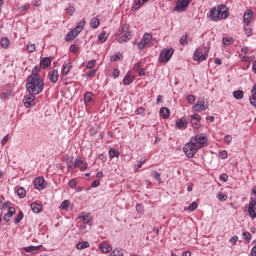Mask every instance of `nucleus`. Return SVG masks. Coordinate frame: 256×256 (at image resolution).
Here are the masks:
<instances>
[{
    "mask_svg": "<svg viewBox=\"0 0 256 256\" xmlns=\"http://www.w3.org/2000/svg\"><path fill=\"white\" fill-rule=\"evenodd\" d=\"M26 89L28 93L39 95V93H43V89H45V82L41 77H28Z\"/></svg>",
    "mask_w": 256,
    "mask_h": 256,
    "instance_id": "1",
    "label": "nucleus"
},
{
    "mask_svg": "<svg viewBox=\"0 0 256 256\" xmlns=\"http://www.w3.org/2000/svg\"><path fill=\"white\" fill-rule=\"evenodd\" d=\"M209 17L211 21H222V19H227L229 17V8L225 5H219L213 7L209 11Z\"/></svg>",
    "mask_w": 256,
    "mask_h": 256,
    "instance_id": "2",
    "label": "nucleus"
},
{
    "mask_svg": "<svg viewBox=\"0 0 256 256\" xmlns=\"http://www.w3.org/2000/svg\"><path fill=\"white\" fill-rule=\"evenodd\" d=\"M132 37L131 27L127 24H124L116 33L118 43H127V41H131Z\"/></svg>",
    "mask_w": 256,
    "mask_h": 256,
    "instance_id": "3",
    "label": "nucleus"
},
{
    "mask_svg": "<svg viewBox=\"0 0 256 256\" xmlns=\"http://www.w3.org/2000/svg\"><path fill=\"white\" fill-rule=\"evenodd\" d=\"M211 50V48L207 47V46H200L198 47L193 54V59L194 61H207L208 57H209V51Z\"/></svg>",
    "mask_w": 256,
    "mask_h": 256,
    "instance_id": "4",
    "label": "nucleus"
},
{
    "mask_svg": "<svg viewBox=\"0 0 256 256\" xmlns=\"http://www.w3.org/2000/svg\"><path fill=\"white\" fill-rule=\"evenodd\" d=\"M85 27V20H82L78 23V25L76 26V28L70 30L66 36H65V40L66 41H73V39H75V37H77V35H79V33H81L83 31Z\"/></svg>",
    "mask_w": 256,
    "mask_h": 256,
    "instance_id": "5",
    "label": "nucleus"
},
{
    "mask_svg": "<svg viewBox=\"0 0 256 256\" xmlns=\"http://www.w3.org/2000/svg\"><path fill=\"white\" fill-rule=\"evenodd\" d=\"M190 141L196 145L198 149H203V147H207V141H209V139H207L205 134H198L193 136Z\"/></svg>",
    "mask_w": 256,
    "mask_h": 256,
    "instance_id": "6",
    "label": "nucleus"
},
{
    "mask_svg": "<svg viewBox=\"0 0 256 256\" xmlns=\"http://www.w3.org/2000/svg\"><path fill=\"white\" fill-rule=\"evenodd\" d=\"M200 148H198L191 140L184 145L183 151L189 159H193L195 155H197V151H199Z\"/></svg>",
    "mask_w": 256,
    "mask_h": 256,
    "instance_id": "7",
    "label": "nucleus"
},
{
    "mask_svg": "<svg viewBox=\"0 0 256 256\" xmlns=\"http://www.w3.org/2000/svg\"><path fill=\"white\" fill-rule=\"evenodd\" d=\"M175 53V49L173 48H165L160 52L159 61L160 63H169L171 61V57Z\"/></svg>",
    "mask_w": 256,
    "mask_h": 256,
    "instance_id": "8",
    "label": "nucleus"
},
{
    "mask_svg": "<svg viewBox=\"0 0 256 256\" xmlns=\"http://www.w3.org/2000/svg\"><path fill=\"white\" fill-rule=\"evenodd\" d=\"M209 109V103L205 101V98H198L197 102L192 106V111L195 113H201V111H207Z\"/></svg>",
    "mask_w": 256,
    "mask_h": 256,
    "instance_id": "9",
    "label": "nucleus"
},
{
    "mask_svg": "<svg viewBox=\"0 0 256 256\" xmlns=\"http://www.w3.org/2000/svg\"><path fill=\"white\" fill-rule=\"evenodd\" d=\"M189 5H191V0H177L173 11L176 13H183V11H187V7H189Z\"/></svg>",
    "mask_w": 256,
    "mask_h": 256,
    "instance_id": "10",
    "label": "nucleus"
},
{
    "mask_svg": "<svg viewBox=\"0 0 256 256\" xmlns=\"http://www.w3.org/2000/svg\"><path fill=\"white\" fill-rule=\"evenodd\" d=\"M35 95L37 94L29 93V95L24 97L23 103L26 109H30V107H35Z\"/></svg>",
    "mask_w": 256,
    "mask_h": 256,
    "instance_id": "11",
    "label": "nucleus"
},
{
    "mask_svg": "<svg viewBox=\"0 0 256 256\" xmlns=\"http://www.w3.org/2000/svg\"><path fill=\"white\" fill-rule=\"evenodd\" d=\"M191 125L194 129H199L201 127V115L195 113L190 116Z\"/></svg>",
    "mask_w": 256,
    "mask_h": 256,
    "instance_id": "12",
    "label": "nucleus"
},
{
    "mask_svg": "<svg viewBox=\"0 0 256 256\" xmlns=\"http://www.w3.org/2000/svg\"><path fill=\"white\" fill-rule=\"evenodd\" d=\"M152 36L151 34H144L143 39L139 42L138 44V48L139 49H144L145 47H147V45H149V43L151 42Z\"/></svg>",
    "mask_w": 256,
    "mask_h": 256,
    "instance_id": "13",
    "label": "nucleus"
},
{
    "mask_svg": "<svg viewBox=\"0 0 256 256\" xmlns=\"http://www.w3.org/2000/svg\"><path fill=\"white\" fill-rule=\"evenodd\" d=\"M34 187L39 191H41L42 189H45V179L43 177L35 178Z\"/></svg>",
    "mask_w": 256,
    "mask_h": 256,
    "instance_id": "14",
    "label": "nucleus"
},
{
    "mask_svg": "<svg viewBox=\"0 0 256 256\" xmlns=\"http://www.w3.org/2000/svg\"><path fill=\"white\" fill-rule=\"evenodd\" d=\"M99 249L102 253H111L113 251V246H111L107 241L100 243Z\"/></svg>",
    "mask_w": 256,
    "mask_h": 256,
    "instance_id": "15",
    "label": "nucleus"
},
{
    "mask_svg": "<svg viewBox=\"0 0 256 256\" xmlns=\"http://www.w3.org/2000/svg\"><path fill=\"white\" fill-rule=\"evenodd\" d=\"M74 165H75V169H80V171H85L87 170V167H88L87 163H85L81 159H75Z\"/></svg>",
    "mask_w": 256,
    "mask_h": 256,
    "instance_id": "16",
    "label": "nucleus"
},
{
    "mask_svg": "<svg viewBox=\"0 0 256 256\" xmlns=\"http://www.w3.org/2000/svg\"><path fill=\"white\" fill-rule=\"evenodd\" d=\"M73 66L71 65V62H64L63 66H62V70H61V75L63 77H67V75H69V71H71V68Z\"/></svg>",
    "mask_w": 256,
    "mask_h": 256,
    "instance_id": "17",
    "label": "nucleus"
},
{
    "mask_svg": "<svg viewBox=\"0 0 256 256\" xmlns=\"http://www.w3.org/2000/svg\"><path fill=\"white\" fill-rule=\"evenodd\" d=\"M243 21L245 25H249L251 21H253V11L252 10H246L243 16Z\"/></svg>",
    "mask_w": 256,
    "mask_h": 256,
    "instance_id": "18",
    "label": "nucleus"
},
{
    "mask_svg": "<svg viewBox=\"0 0 256 256\" xmlns=\"http://www.w3.org/2000/svg\"><path fill=\"white\" fill-rule=\"evenodd\" d=\"M48 79L51 83H57L59 81V70H53L48 74Z\"/></svg>",
    "mask_w": 256,
    "mask_h": 256,
    "instance_id": "19",
    "label": "nucleus"
},
{
    "mask_svg": "<svg viewBox=\"0 0 256 256\" xmlns=\"http://www.w3.org/2000/svg\"><path fill=\"white\" fill-rule=\"evenodd\" d=\"M30 207H31L33 213H41V211H43V205H41L37 202H32L30 204Z\"/></svg>",
    "mask_w": 256,
    "mask_h": 256,
    "instance_id": "20",
    "label": "nucleus"
},
{
    "mask_svg": "<svg viewBox=\"0 0 256 256\" xmlns=\"http://www.w3.org/2000/svg\"><path fill=\"white\" fill-rule=\"evenodd\" d=\"M133 81H135V76L128 72L123 79V85H131Z\"/></svg>",
    "mask_w": 256,
    "mask_h": 256,
    "instance_id": "21",
    "label": "nucleus"
},
{
    "mask_svg": "<svg viewBox=\"0 0 256 256\" xmlns=\"http://www.w3.org/2000/svg\"><path fill=\"white\" fill-rule=\"evenodd\" d=\"M159 113L163 119H169V117L171 116V111L167 107H162Z\"/></svg>",
    "mask_w": 256,
    "mask_h": 256,
    "instance_id": "22",
    "label": "nucleus"
},
{
    "mask_svg": "<svg viewBox=\"0 0 256 256\" xmlns=\"http://www.w3.org/2000/svg\"><path fill=\"white\" fill-rule=\"evenodd\" d=\"M134 71L136 72V73H138V75L140 76V77H143V76H145V69H143V68H141V63H137V64H135L134 65Z\"/></svg>",
    "mask_w": 256,
    "mask_h": 256,
    "instance_id": "23",
    "label": "nucleus"
},
{
    "mask_svg": "<svg viewBox=\"0 0 256 256\" xmlns=\"http://www.w3.org/2000/svg\"><path fill=\"white\" fill-rule=\"evenodd\" d=\"M49 65H51V58L49 57H45L40 61V67H42V69H46Z\"/></svg>",
    "mask_w": 256,
    "mask_h": 256,
    "instance_id": "24",
    "label": "nucleus"
},
{
    "mask_svg": "<svg viewBox=\"0 0 256 256\" xmlns=\"http://www.w3.org/2000/svg\"><path fill=\"white\" fill-rule=\"evenodd\" d=\"M176 128L177 129H187V121L183 119H179L176 121Z\"/></svg>",
    "mask_w": 256,
    "mask_h": 256,
    "instance_id": "25",
    "label": "nucleus"
},
{
    "mask_svg": "<svg viewBox=\"0 0 256 256\" xmlns=\"http://www.w3.org/2000/svg\"><path fill=\"white\" fill-rule=\"evenodd\" d=\"M93 101V93L86 92L84 95V103L85 105H89Z\"/></svg>",
    "mask_w": 256,
    "mask_h": 256,
    "instance_id": "26",
    "label": "nucleus"
},
{
    "mask_svg": "<svg viewBox=\"0 0 256 256\" xmlns=\"http://www.w3.org/2000/svg\"><path fill=\"white\" fill-rule=\"evenodd\" d=\"M39 249H41V246H28L24 248V251H26V253L35 254V252L39 251Z\"/></svg>",
    "mask_w": 256,
    "mask_h": 256,
    "instance_id": "27",
    "label": "nucleus"
},
{
    "mask_svg": "<svg viewBox=\"0 0 256 256\" xmlns=\"http://www.w3.org/2000/svg\"><path fill=\"white\" fill-rule=\"evenodd\" d=\"M233 97L234 99L241 100L245 97V92H243L242 90H236L233 92Z\"/></svg>",
    "mask_w": 256,
    "mask_h": 256,
    "instance_id": "28",
    "label": "nucleus"
},
{
    "mask_svg": "<svg viewBox=\"0 0 256 256\" xmlns=\"http://www.w3.org/2000/svg\"><path fill=\"white\" fill-rule=\"evenodd\" d=\"M99 18H92L91 21H90V27L92 29H97V27H99Z\"/></svg>",
    "mask_w": 256,
    "mask_h": 256,
    "instance_id": "29",
    "label": "nucleus"
},
{
    "mask_svg": "<svg viewBox=\"0 0 256 256\" xmlns=\"http://www.w3.org/2000/svg\"><path fill=\"white\" fill-rule=\"evenodd\" d=\"M79 218L83 221L84 225H88V223H91V214H86L84 216H80Z\"/></svg>",
    "mask_w": 256,
    "mask_h": 256,
    "instance_id": "30",
    "label": "nucleus"
},
{
    "mask_svg": "<svg viewBox=\"0 0 256 256\" xmlns=\"http://www.w3.org/2000/svg\"><path fill=\"white\" fill-rule=\"evenodd\" d=\"M87 247H89V243L87 241H84L78 243L76 249H78V251H82V249H87Z\"/></svg>",
    "mask_w": 256,
    "mask_h": 256,
    "instance_id": "31",
    "label": "nucleus"
},
{
    "mask_svg": "<svg viewBox=\"0 0 256 256\" xmlns=\"http://www.w3.org/2000/svg\"><path fill=\"white\" fill-rule=\"evenodd\" d=\"M242 61H243V63L251 64L252 61H255V56H247V55H244V56L242 57Z\"/></svg>",
    "mask_w": 256,
    "mask_h": 256,
    "instance_id": "32",
    "label": "nucleus"
},
{
    "mask_svg": "<svg viewBox=\"0 0 256 256\" xmlns=\"http://www.w3.org/2000/svg\"><path fill=\"white\" fill-rule=\"evenodd\" d=\"M146 161H147V158L142 157L139 163L137 164V166L134 167L135 171H139V169H141L143 165H145Z\"/></svg>",
    "mask_w": 256,
    "mask_h": 256,
    "instance_id": "33",
    "label": "nucleus"
},
{
    "mask_svg": "<svg viewBox=\"0 0 256 256\" xmlns=\"http://www.w3.org/2000/svg\"><path fill=\"white\" fill-rule=\"evenodd\" d=\"M0 46L2 49H7L9 47V38H2L0 41Z\"/></svg>",
    "mask_w": 256,
    "mask_h": 256,
    "instance_id": "34",
    "label": "nucleus"
},
{
    "mask_svg": "<svg viewBox=\"0 0 256 256\" xmlns=\"http://www.w3.org/2000/svg\"><path fill=\"white\" fill-rule=\"evenodd\" d=\"M107 32H102L98 35V40L100 43H105V41H107Z\"/></svg>",
    "mask_w": 256,
    "mask_h": 256,
    "instance_id": "35",
    "label": "nucleus"
},
{
    "mask_svg": "<svg viewBox=\"0 0 256 256\" xmlns=\"http://www.w3.org/2000/svg\"><path fill=\"white\" fill-rule=\"evenodd\" d=\"M39 71H41V68H39V66H35L33 69H32V74L29 76V77H41L39 75Z\"/></svg>",
    "mask_w": 256,
    "mask_h": 256,
    "instance_id": "36",
    "label": "nucleus"
},
{
    "mask_svg": "<svg viewBox=\"0 0 256 256\" xmlns=\"http://www.w3.org/2000/svg\"><path fill=\"white\" fill-rule=\"evenodd\" d=\"M108 153H109L110 159H115V157H119V151L113 148H111Z\"/></svg>",
    "mask_w": 256,
    "mask_h": 256,
    "instance_id": "37",
    "label": "nucleus"
},
{
    "mask_svg": "<svg viewBox=\"0 0 256 256\" xmlns=\"http://www.w3.org/2000/svg\"><path fill=\"white\" fill-rule=\"evenodd\" d=\"M17 195L20 197V199H24V197L27 195V191L25 188H18Z\"/></svg>",
    "mask_w": 256,
    "mask_h": 256,
    "instance_id": "38",
    "label": "nucleus"
},
{
    "mask_svg": "<svg viewBox=\"0 0 256 256\" xmlns=\"http://www.w3.org/2000/svg\"><path fill=\"white\" fill-rule=\"evenodd\" d=\"M244 31H245V35H247V37H251L253 35V30L251 29L249 24H246V26L244 27Z\"/></svg>",
    "mask_w": 256,
    "mask_h": 256,
    "instance_id": "39",
    "label": "nucleus"
},
{
    "mask_svg": "<svg viewBox=\"0 0 256 256\" xmlns=\"http://www.w3.org/2000/svg\"><path fill=\"white\" fill-rule=\"evenodd\" d=\"M197 207H199V205L197 204V202H192L188 208H185L186 211H190L193 212L195 211V209H197Z\"/></svg>",
    "mask_w": 256,
    "mask_h": 256,
    "instance_id": "40",
    "label": "nucleus"
},
{
    "mask_svg": "<svg viewBox=\"0 0 256 256\" xmlns=\"http://www.w3.org/2000/svg\"><path fill=\"white\" fill-rule=\"evenodd\" d=\"M69 205H70V203H69V200H64L62 203H61V209L63 210V211H67V209H69Z\"/></svg>",
    "mask_w": 256,
    "mask_h": 256,
    "instance_id": "41",
    "label": "nucleus"
},
{
    "mask_svg": "<svg viewBox=\"0 0 256 256\" xmlns=\"http://www.w3.org/2000/svg\"><path fill=\"white\" fill-rule=\"evenodd\" d=\"M233 39L231 37H224L223 38V45L229 46L232 45Z\"/></svg>",
    "mask_w": 256,
    "mask_h": 256,
    "instance_id": "42",
    "label": "nucleus"
},
{
    "mask_svg": "<svg viewBox=\"0 0 256 256\" xmlns=\"http://www.w3.org/2000/svg\"><path fill=\"white\" fill-rule=\"evenodd\" d=\"M152 177H154L156 179V181H158L159 183H161V173L157 172V171H153L151 173Z\"/></svg>",
    "mask_w": 256,
    "mask_h": 256,
    "instance_id": "43",
    "label": "nucleus"
},
{
    "mask_svg": "<svg viewBox=\"0 0 256 256\" xmlns=\"http://www.w3.org/2000/svg\"><path fill=\"white\" fill-rule=\"evenodd\" d=\"M217 199H219V201H227V195L223 192H218Z\"/></svg>",
    "mask_w": 256,
    "mask_h": 256,
    "instance_id": "44",
    "label": "nucleus"
},
{
    "mask_svg": "<svg viewBox=\"0 0 256 256\" xmlns=\"http://www.w3.org/2000/svg\"><path fill=\"white\" fill-rule=\"evenodd\" d=\"M70 51H71V53H73L74 55L77 54V53H79V46L76 45V44H72V45L70 46Z\"/></svg>",
    "mask_w": 256,
    "mask_h": 256,
    "instance_id": "45",
    "label": "nucleus"
},
{
    "mask_svg": "<svg viewBox=\"0 0 256 256\" xmlns=\"http://www.w3.org/2000/svg\"><path fill=\"white\" fill-rule=\"evenodd\" d=\"M95 65H97V61L95 60H90L87 63L86 69H94Z\"/></svg>",
    "mask_w": 256,
    "mask_h": 256,
    "instance_id": "46",
    "label": "nucleus"
},
{
    "mask_svg": "<svg viewBox=\"0 0 256 256\" xmlns=\"http://www.w3.org/2000/svg\"><path fill=\"white\" fill-rule=\"evenodd\" d=\"M196 97H195V95H188L187 96V101H188V103L190 104V105H193V103H195V101H196Z\"/></svg>",
    "mask_w": 256,
    "mask_h": 256,
    "instance_id": "47",
    "label": "nucleus"
},
{
    "mask_svg": "<svg viewBox=\"0 0 256 256\" xmlns=\"http://www.w3.org/2000/svg\"><path fill=\"white\" fill-rule=\"evenodd\" d=\"M180 43L185 46L189 43L188 39H187V34L183 35L181 38H180Z\"/></svg>",
    "mask_w": 256,
    "mask_h": 256,
    "instance_id": "48",
    "label": "nucleus"
},
{
    "mask_svg": "<svg viewBox=\"0 0 256 256\" xmlns=\"http://www.w3.org/2000/svg\"><path fill=\"white\" fill-rule=\"evenodd\" d=\"M110 256H123V252L121 250L115 249L111 252Z\"/></svg>",
    "mask_w": 256,
    "mask_h": 256,
    "instance_id": "49",
    "label": "nucleus"
},
{
    "mask_svg": "<svg viewBox=\"0 0 256 256\" xmlns=\"http://www.w3.org/2000/svg\"><path fill=\"white\" fill-rule=\"evenodd\" d=\"M143 5V2L141 0H134L133 9H139Z\"/></svg>",
    "mask_w": 256,
    "mask_h": 256,
    "instance_id": "50",
    "label": "nucleus"
},
{
    "mask_svg": "<svg viewBox=\"0 0 256 256\" xmlns=\"http://www.w3.org/2000/svg\"><path fill=\"white\" fill-rule=\"evenodd\" d=\"M22 220H23V212H19V214L15 218V224L17 225L18 223H21Z\"/></svg>",
    "mask_w": 256,
    "mask_h": 256,
    "instance_id": "51",
    "label": "nucleus"
},
{
    "mask_svg": "<svg viewBox=\"0 0 256 256\" xmlns=\"http://www.w3.org/2000/svg\"><path fill=\"white\" fill-rule=\"evenodd\" d=\"M31 9V4L26 3L20 7V11H29Z\"/></svg>",
    "mask_w": 256,
    "mask_h": 256,
    "instance_id": "52",
    "label": "nucleus"
},
{
    "mask_svg": "<svg viewBox=\"0 0 256 256\" xmlns=\"http://www.w3.org/2000/svg\"><path fill=\"white\" fill-rule=\"evenodd\" d=\"M35 49H36L35 44H28L27 45L28 53H34Z\"/></svg>",
    "mask_w": 256,
    "mask_h": 256,
    "instance_id": "53",
    "label": "nucleus"
},
{
    "mask_svg": "<svg viewBox=\"0 0 256 256\" xmlns=\"http://www.w3.org/2000/svg\"><path fill=\"white\" fill-rule=\"evenodd\" d=\"M66 13H68V15H75V7L69 6V7L66 9Z\"/></svg>",
    "mask_w": 256,
    "mask_h": 256,
    "instance_id": "54",
    "label": "nucleus"
},
{
    "mask_svg": "<svg viewBox=\"0 0 256 256\" xmlns=\"http://www.w3.org/2000/svg\"><path fill=\"white\" fill-rule=\"evenodd\" d=\"M219 157H221V159H227V157H228L227 150H222L219 153Z\"/></svg>",
    "mask_w": 256,
    "mask_h": 256,
    "instance_id": "55",
    "label": "nucleus"
},
{
    "mask_svg": "<svg viewBox=\"0 0 256 256\" xmlns=\"http://www.w3.org/2000/svg\"><path fill=\"white\" fill-rule=\"evenodd\" d=\"M97 75V70H90L87 72L86 77H95Z\"/></svg>",
    "mask_w": 256,
    "mask_h": 256,
    "instance_id": "56",
    "label": "nucleus"
},
{
    "mask_svg": "<svg viewBox=\"0 0 256 256\" xmlns=\"http://www.w3.org/2000/svg\"><path fill=\"white\" fill-rule=\"evenodd\" d=\"M231 141H233V137L231 135H226L224 137V143L229 144V143H231Z\"/></svg>",
    "mask_w": 256,
    "mask_h": 256,
    "instance_id": "57",
    "label": "nucleus"
},
{
    "mask_svg": "<svg viewBox=\"0 0 256 256\" xmlns=\"http://www.w3.org/2000/svg\"><path fill=\"white\" fill-rule=\"evenodd\" d=\"M250 104L252 107H256V96H250Z\"/></svg>",
    "mask_w": 256,
    "mask_h": 256,
    "instance_id": "58",
    "label": "nucleus"
},
{
    "mask_svg": "<svg viewBox=\"0 0 256 256\" xmlns=\"http://www.w3.org/2000/svg\"><path fill=\"white\" fill-rule=\"evenodd\" d=\"M243 236L246 239V241H251V233L243 232Z\"/></svg>",
    "mask_w": 256,
    "mask_h": 256,
    "instance_id": "59",
    "label": "nucleus"
},
{
    "mask_svg": "<svg viewBox=\"0 0 256 256\" xmlns=\"http://www.w3.org/2000/svg\"><path fill=\"white\" fill-rule=\"evenodd\" d=\"M15 213H16V210L14 207H10L8 209V215H10L11 217H13V215H15Z\"/></svg>",
    "mask_w": 256,
    "mask_h": 256,
    "instance_id": "60",
    "label": "nucleus"
},
{
    "mask_svg": "<svg viewBox=\"0 0 256 256\" xmlns=\"http://www.w3.org/2000/svg\"><path fill=\"white\" fill-rule=\"evenodd\" d=\"M221 181L227 182L229 180V176L227 174L223 173L220 175Z\"/></svg>",
    "mask_w": 256,
    "mask_h": 256,
    "instance_id": "61",
    "label": "nucleus"
},
{
    "mask_svg": "<svg viewBox=\"0 0 256 256\" xmlns=\"http://www.w3.org/2000/svg\"><path fill=\"white\" fill-rule=\"evenodd\" d=\"M67 167L70 171H73L75 169V162L72 164L71 162L68 161Z\"/></svg>",
    "mask_w": 256,
    "mask_h": 256,
    "instance_id": "62",
    "label": "nucleus"
},
{
    "mask_svg": "<svg viewBox=\"0 0 256 256\" xmlns=\"http://www.w3.org/2000/svg\"><path fill=\"white\" fill-rule=\"evenodd\" d=\"M250 97H256V84H254V86L252 87L251 96Z\"/></svg>",
    "mask_w": 256,
    "mask_h": 256,
    "instance_id": "63",
    "label": "nucleus"
},
{
    "mask_svg": "<svg viewBox=\"0 0 256 256\" xmlns=\"http://www.w3.org/2000/svg\"><path fill=\"white\" fill-rule=\"evenodd\" d=\"M9 141V135L4 136V138L1 141L2 145H5Z\"/></svg>",
    "mask_w": 256,
    "mask_h": 256,
    "instance_id": "64",
    "label": "nucleus"
}]
</instances>
